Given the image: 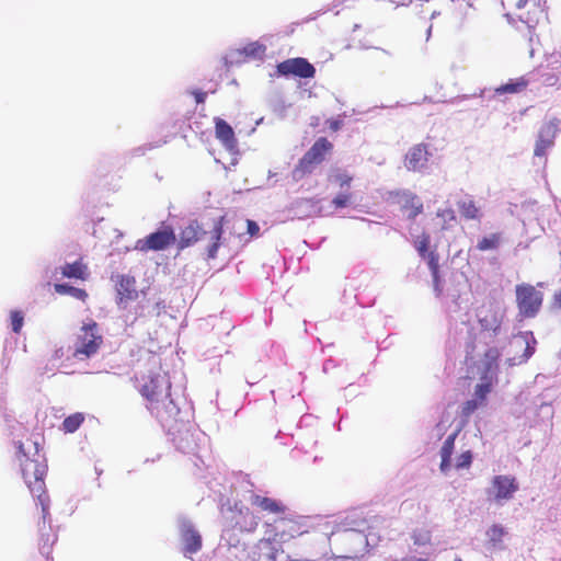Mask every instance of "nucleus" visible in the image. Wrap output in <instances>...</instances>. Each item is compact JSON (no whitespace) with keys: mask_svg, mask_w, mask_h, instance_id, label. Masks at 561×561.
Listing matches in <instances>:
<instances>
[{"mask_svg":"<svg viewBox=\"0 0 561 561\" xmlns=\"http://www.w3.org/2000/svg\"><path fill=\"white\" fill-rule=\"evenodd\" d=\"M334 182L341 190H348L353 182V175L344 170H336L333 175Z\"/></svg>","mask_w":561,"mask_h":561,"instance_id":"nucleus-34","label":"nucleus"},{"mask_svg":"<svg viewBox=\"0 0 561 561\" xmlns=\"http://www.w3.org/2000/svg\"><path fill=\"white\" fill-rule=\"evenodd\" d=\"M425 257H427L428 267L434 276V278L438 277V255L435 252H430Z\"/></svg>","mask_w":561,"mask_h":561,"instance_id":"nucleus-41","label":"nucleus"},{"mask_svg":"<svg viewBox=\"0 0 561 561\" xmlns=\"http://www.w3.org/2000/svg\"><path fill=\"white\" fill-rule=\"evenodd\" d=\"M535 348L527 345L526 352L528 353L527 356H530L534 353Z\"/></svg>","mask_w":561,"mask_h":561,"instance_id":"nucleus-46","label":"nucleus"},{"mask_svg":"<svg viewBox=\"0 0 561 561\" xmlns=\"http://www.w3.org/2000/svg\"><path fill=\"white\" fill-rule=\"evenodd\" d=\"M84 414L76 412L67 416L62 422V431L65 433H75L84 422Z\"/></svg>","mask_w":561,"mask_h":561,"instance_id":"nucleus-30","label":"nucleus"},{"mask_svg":"<svg viewBox=\"0 0 561 561\" xmlns=\"http://www.w3.org/2000/svg\"><path fill=\"white\" fill-rule=\"evenodd\" d=\"M430 242L431 238L427 233H423L416 241H415V249L417 250L419 254L422 257H425L430 252Z\"/></svg>","mask_w":561,"mask_h":561,"instance_id":"nucleus-36","label":"nucleus"},{"mask_svg":"<svg viewBox=\"0 0 561 561\" xmlns=\"http://www.w3.org/2000/svg\"><path fill=\"white\" fill-rule=\"evenodd\" d=\"M266 526L272 527L273 540L279 541H288L307 533L300 519L296 517L280 516Z\"/></svg>","mask_w":561,"mask_h":561,"instance_id":"nucleus-10","label":"nucleus"},{"mask_svg":"<svg viewBox=\"0 0 561 561\" xmlns=\"http://www.w3.org/2000/svg\"><path fill=\"white\" fill-rule=\"evenodd\" d=\"M436 217L439 220L437 225H438L440 231L450 229L451 226L457 220L455 210L450 207L438 209L436 211Z\"/></svg>","mask_w":561,"mask_h":561,"instance_id":"nucleus-28","label":"nucleus"},{"mask_svg":"<svg viewBox=\"0 0 561 561\" xmlns=\"http://www.w3.org/2000/svg\"><path fill=\"white\" fill-rule=\"evenodd\" d=\"M352 202L353 193L348 190H344L332 198L331 204L335 209H341L350 206Z\"/></svg>","mask_w":561,"mask_h":561,"instance_id":"nucleus-33","label":"nucleus"},{"mask_svg":"<svg viewBox=\"0 0 561 561\" xmlns=\"http://www.w3.org/2000/svg\"><path fill=\"white\" fill-rule=\"evenodd\" d=\"M16 459L21 467L22 477L30 491L37 497L44 519L48 514L49 497L46 493L45 476L47 463L43 454L39 453L38 443L27 439L16 445Z\"/></svg>","mask_w":561,"mask_h":561,"instance_id":"nucleus-1","label":"nucleus"},{"mask_svg":"<svg viewBox=\"0 0 561 561\" xmlns=\"http://www.w3.org/2000/svg\"><path fill=\"white\" fill-rule=\"evenodd\" d=\"M252 505L275 515H284L287 507L279 501L254 494L251 497Z\"/></svg>","mask_w":561,"mask_h":561,"instance_id":"nucleus-21","label":"nucleus"},{"mask_svg":"<svg viewBox=\"0 0 561 561\" xmlns=\"http://www.w3.org/2000/svg\"><path fill=\"white\" fill-rule=\"evenodd\" d=\"M454 561H462L460 558H456Z\"/></svg>","mask_w":561,"mask_h":561,"instance_id":"nucleus-49","label":"nucleus"},{"mask_svg":"<svg viewBox=\"0 0 561 561\" xmlns=\"http://www.w3.org/2000/svg\"><path fill=\"white\" fill-rule=\"evenodd\" d=\"M333 151V144L325 137L318 138L298 160L293 170V179L300 181L311 174L314 169L325 161Z\"/></svg>","mask_w":561,"mask_h":561,"instance_id":"nucleus-4","label":"nucleus"},{"mask_svg":"<svg viewBox=\"0 0 561 561\" xmlns=\"http://www.w3.org/2000/svg\"><path fill=\"white\" fill-rule=\"evenodd\" d=\"M516 306L522 318H535L543 302V293L531 284H518L515 287Z\"/></svg>","mask_w":561,"mask_h":561,"instance_id":"nucleus-6","label":"nucleus"},{"mask_svg":"<svg viewBox=\"0 0 561 561\" xmlns=\"http://www.w3.org/2000/svg\"><path fill=\"white\" fill-rule=\"evenodd\" d=\"M404 561H427V560L422 559V558H414V559H405Z\"/></svg>","mask_w":561,"mask_h":561,"instance_id":"nucleus-47","label":"nucleus"},{"mask_svg":"<svg viewBox=\"0 0 561 561\" xmlns=\"http://www.w3.org/2000/svg\"><path fill=\"white\" fill-rule=\"evenodd\" d=\"M529 81L525 77L511 79L507 83L502 84L495 89V94H516L520 93L528 87Z\"/></svg>","mask_w":561,"mask_h":561,"instance_id":"nucleus-25","label":"nucleus"},{"mask_svg":"<svg viewBox=\"0 0 561 561\" xmlns=\"http://www.w3.org/2000/svg\"><path fill=\"white\" fill-rule=\"evenodd\" d=\"M472 459H473V455H472L471 450H466L457 457L455 468L458 470L469 469L472 463Z\"/></svg>","mask_w":561,"mask_h":561,"instance_id":"nucleus-35","label":"nucleus"},{"mask_svg":"<svg viewBox=\"0 0 561 561\" xmlns=\"http://www.w3.org/2000/svg\"><path fill=\"white\" fill-rule=\"evenodd\" d=\"M11 327L14 333H20L24 323L23 313L19 310L11 311Z\"/></svg>","mask_w":561,"mask_h":561,"instance_id":"nucleus-37","label":"nucleus"},{"mask_svg":"<svg viewBox=\"0 0 561 561\" xmlns=\"http://www.w3.org/2000/svg\"><path fill=\"white\" fill-rule=\"evenodd\" d=\"M49 513L47 514L46 518H43V528L41 529V539H39V549L43 556L48 558L51 553V549L54 543L57 541V535L51 531L50 525H48V529H46L45 524L46 519L48 518Z\"/></svg>","mask_w":561,"mask_h":561,"instance_id":"nucleus-23","label":"nucleus"},{"mask_svg":"<svg viewBox=\"0 0 561 561\" xmlns=\"http://www.w3.org/2000/svg\"><path fill=\"white\" fill-rule=\"evenodd\" d=\"M481 405L483 404L477 399L466 401L461 408V416L468 419Z\"/></svg>","mask_w":561,"mask_h":561,"instance_id":"nucleus-38","label":"nucleus"},{"mask_svg":"<svg viewBox=\"0 0 561 561\" xmlns=\"http://www.w3.org/2000/svg\"><path fill=\"white\" fill-rule=\"evenodd\" d=\"M460 216L466 220H479L481 217L480 208L473 199L459 201L457 203Z\"/></svg>","mask_w":561,"mask_h":561,"instance_id":"nucleus-26","label":"nucleus"},{"mask_svg":"<svg viewBox=\"0 0 561 561\" xmlns=\"http://www.w3.org/2000/svg\"><path fill=\"white\" fill-rule=\"evenodd\" d=\"M224 219V217L215 219L213 228L208 232L202 228L197 220H192L180 232L179 248L181 250L188 248L199 241L204 236L209 234L210 243L206 249L207 257L210 260L216 259L218 250L222 244Z\"/></svg>","mask_w":561,"mask_h":561,"instance_id":"nucleus-3","label":"nucleus"},{"mask_svg":"<svg viewBox=\"0 0 561 561\" xmlns=\"http://www.w3.org/2000/svg\"><path fill=\"white\" fill-rule=\"evenodd\" d=\"M559 124L560 121L553 117L541 126L535 145V156L543 157L547 150L553 146Z\"/></svg>","mask_w":561,"mask_h":561,"instance_id":"nucleus-15","label":"nucleus"},{"mask_svg":"<svg viewBox=\"0 0 561 561\" xmlns=\"http://www.w3.org/2000/svg\"><path fill=\"white\" fill-rule=\"evenodd\" d=\"M103 344V336L99 332V325L94 320L84 323L73 343L72 356L78 360H85L98 354Z\"/></svg>","mask_w":561,"mask_h":561,"instance_id":"nucleus-5","label":"nucleus"},{"mask_svg":"<svg viewBox=\"0 0 561 561\" xmlns=\"http://www.w3.org/2000/svg\"><path fill=\"white\" fill-rule=\"evenodd\" d=\"M388 202L396 204L407 218L414 220L424 210V204L419 195L410 190H394L388 192Z\"/></svg>","mask_w":561,"mask_h":561,"instance_id":"nucleus-9","label":"nucleus"},{"mask_svg":"<svg viewBox=\"0 0 561 561\" xmlns=\"http://www.w3.org/2000/svg\"><path fill=\"white\" fill-rule=\"evenodd\" d=\"M61 275L68 278L85 280L89 276L88 266L81 260L61 266Z\"/></svg>","mask_w":561,"mask_h":561,"instance_id":"nucleus-24","label":"nucleus"},{"mask_svg":"<svg viewBox=\"0 0 561 561\" xmlns=\"http://www.w3.org/2000/svg\"><path fill=\"white\" fill-rule=\"evenodd\" d=\"M518 489L519 484L515 477L499 474L493 477L489 492L495 502L501 503L502 501L512 500Z\"/></svg>","mask_w":561,"mask_h":561,"instance_id":"nucleus-12","label":"nucleus"},{"mask_svg":"<svg viewBox=\"0 0 561 561\" xmlns=\"http://www.w3.org/2000/svg\"><path fill=\"white\" fill-rule=\"evenodd\" d=\"M473 360V357H470L469 355L466 356V362Z\"/></svg>","mask_w":561,"mask_h":561,"instance_id":"nucleus-48","label":"nucleus"},{"mask_svg":"<svg viewBox=\"0 0 561 561\" xmlns=\"http://www.w3.org/2000/svg\"><path fill=\"white\" fill-rule=\"evenodd\" d=\"M428 156V148L425 144H417L413 146L405 154V168L409 171H420L426 165Z\"/></svg>","mask_w":561,"mask_h":561,"instance_id":"nucleus-17","label":"nucleus"},{"mask_svg":"<svg viewBox=\"0 0 561 561\" xmlns=\"http://www.w3.org/2000/svg\"><path fill=\"white\" fill-rule=\"evenodd\" d=\"M517 18L527 25L529 30L536 28L548 20L546 1L542 0H517Z\"/></svg>","mask_w":561,"mask_h":561,"instance_id":"nucleus-8","label":"nucleus"},{"mask_svg":"<svg viewBox=\"0 0 561 561\" xmlns=\"http://www.w3.org/2000/svg\"><path fill=\"white\" fill-rule=\"evenodd\" d=\"M62 348L56 350L54 353V359H59L62 356Z\"/></svg>","mask_w":561,"mask_h":561,"instance_id":"nucleus-45","label":"nucleus"},{"mask_svg":"<svg viewBox=\"0 0 561 561\" xmlns=\"http://www.w3.org/2000/svg\"><path fill=\"white\" fill-rule=\"evenodd\" d=\"M136 280L134 277L122 275L117 284L119 300H133L137 297Z\"/></svg>","mask_w":561,"mask_h":561,"instance_id":"nucleus-22","label":"nucleus"},{"mask_svg":"<svg viewBox=\"0 0 561 561\" xmlns=\"http://www.w3.org/2000/svg\"><path fill=\"white\" fill-rule=\"evenodd\" d=\"M459 433H460V428L456 430L450 435H448V437L444 440L443 446L440 448L439 454H440L442 460H440L439 469L444 473H446L451 467V455L454 453L455 442H456V438Z\"/></svg>","mask_w":561,"mask_h":561,"instance_id":"nucleus-20","label":"nucleus"},{"mask_svg":"<svg viewBox=\"0 0 561 561\" xmlns=\"http://www.w3.org/2000/svg\"><path fill=\"white\" fill-rule=\"evenodd\" d=\"M342 126V122L339 121V119H331L329 121V128L332 130V131H337Z\"/></svg>","mask_w":561,"mask_h":561,"instance_id":"nucleus-44","label":"nucleus"},{"mask_svg":"<svg viewBox=\"0 0 561 561\" xmlns=\"http://www.w3.org/2000/svg\"><path fill=\"white\" fill-rule=\"evenodd\" d=\"M175 234L171 227H164L162 230L156 231L147 236L144 240H139L137 248L141 251H161L174 243Z\"/></svg>","mask_w":561,"mask_h":561,"instance_id":"nucleus-13","label":"nucleus"},{"mask_svg":"<svg viewBox=\"0 0 561 561\" xmlns=\"http://www.w3.org/2000/svg\"><path fill=\"white\" fill-rule=\"evenodd\" d=\"M495 380V378L481 379V382L476 386L474 396L480 403L484 404L486 396L491 392Z\"/></svg>","mask_w":561,"mask_h":561,"instance_id":"nucleus-31","label":"nucleus"},{"mask_svg":"<svg viewBox=\"0 0 561 561\" xmlns=\"http://www.w3.org/2000/svg\"><path fill=\"white\" fill-rule=\"evenodd\" d=\"M230 522L232 526L241 533H253L259 525V518L249 507H240L236 504L231 510Z\"/></svg>","mask_w":561,"mask_h":561,"instance_id":"nucleus-16","label":"nucleus"},{"mask_svg":"<svg viewBox=\"0 0 561 561\" xmlns=\"http://www.w3.org/2000/svg\"><path fill=\"white\" fill-rule=\"evenodd\" d=\"M277 73L284 77H298L302 79L313 78L316 68L306 58H289L276 66Z\"/></svg>","mask_w":561,"mask_h":561,"instance_id":"nucleus-11","label":"nucleus"},{"mask_svg":"<svg viewBox=\"0 0 561 561\" xmlns=\"http://www.w3.org/2000/svg\"><path fill=\"white\" fill-rule=\"evenodd\" d=\"M247 230L251 237H256L260 232V227L255 221L248 219L247 220Z\"/></svg>","mask_w":561,"mask_h":561,"instance_id":"nucleus-42","label":"nucleus"},{"mask_svg":"<svg viewBox=\"0 0 561 561\" xmlns=\"http://www.w3.org/2000/svg\"><path fill=\"white\" fill-rule=\"evenodd\" d=\"M147 400V408L156 417L168 420L179 413V408L171 398V381L160 370L150 374L139 389Z\"/></svg>","mask_w":561,"mask_h":561,"instance_id":"nucleus-2","label":"nucleus"},{"mask_svg":"<svg viewBox=\"0 0 561 561\" xmlns=\"http://www.w3.org/2000/svg\"><path fill=\"white\" fill-rule=\"evenodd\" d=\"M504 317V308L495 300L483 302L477 310V320L481 330L490 332L494 336L501 333Z\"/></svg>","mask_w":561,"mask_h":561,"instance_id":"nucleus-7","label":"nucleus"},{"mask_svg":"<svg viewBox=\"0 0 561 561\" xmlns=\"http://www.w3.org/2000/svg\"><path fill=\"white\" fill-rule=\"evenodd\" d=\"M244 53L248 56L262 57L265 53V46L259 43H251L244 47Z\"/></svg>","mask_w":561,"mask_h":561,"instance_id":"nucleus-39","label":"nucleus"},{"mask_svg":"<svg viewBox=\"0 0 561 561\" xmlns=\"http://www.w3.org/2000/svg\"><path fill=\"white\" fill-rule=\"evenodd\" d=\"M56 293L60 295H70L77 299L85 300L88 294L84 289L70 286L68 284H55Z\"/></svg>","mask_w":561,"mask_h":561,"instance_id":"nucleus-32","label":"nucleus"},{"mask_svg":"<svg viewBox=\"0 0 561 561\" xmlns=\"http://www.w3.org/2000/svg\"><path fill=\"white\" fill-rule=\"evenodd\" d=\"M214 123L216 138L228 151L236 150L238 147V140L236 138L232 127L220 117H215Z\"/></svg>","mask_w":561,"mask_h":561,"instance_id":"nucleus-18","label":"nucleus"},{"mask_svg":"<svg viewBox=\"0 0 561 561\" xmlns=\"http://www.w3.org/2000/svg\"><path fill=\"white\" fill-rule=\"evenodd\" d=\"M500 350L495 346L489 347L480 360L473 362L477 367V374L480 379L495 378L499 370Z\"/></svg>","mask_w":561,"mask_h":561,"instance_id":"nucleus-14","label":"nucleus"},{"mask_svg":"<svg viewBox=\"0 0 561 561\" xmlns=\"http://www.w3.org/2000/svg\"><path fill=\"white\" fill-rule=\"evenodd\" d=\"M192 94L194 95L196 103H204L207 96V93L201 90H195Z\"/></svg>","mask_w":561,"mask_h":561,"instance_id":"nucleus-43","label":"nucleus"},{"mask_svg":"<svg viewBox=\"0 0 561 561\" xmlns=\"http://www.w3.org/2000/svg\"><path fill=\"white\" fill-rule=\"evenodd\" d=\"M412 538L415 545L424 546L430 543L431 533L428 530L414 531Z\"/></svg>","mask_w":561,"mask_h":561,"instance_id":"nucleus-40","label":"nucleus"},{"mask_svg":"<svg viewBox=\"0 0 561 561\" xmlns=\"http://www.w3.org/2000/svg\"><path fill=\"white\" fill-rule=\"evenodd\" d=\"M184 554H193L202 548V537L191 525L183 527L181 533Z\"/></svg>","mask_w":561,"mask_h":561,"instance_id":"nucleus-19","label":"nucleus"},{"mask_svg":"<svg viewBox=\"0 0 561 561\" xmlns=\"http://www.w3.org/2000/svg\"><path fill=\"white\" fill-rule=\"evenodd\" d=\"M506 535L505 528L500 524H493L486 531L489 543L493 548L504 549L503 538Z\"/></svg>","mask_w":561,"mask_h":561,"instance_id":"nucleus-27","label":"nucleus"},{"mask_svg":"<svg viewBox=\"0 0 561 561\" xmlns=\"http://www.w3.org/2000/svg\"><path fill=\"white\" fill-rule=\"evenodd\" d=\"M502 241V234L500 232L491 233L480 239L477 243L479 251L496 250Z\"/></svg>","mask_w":561,"mask_h":561,"instance_id":"nucleus-29","label":"nucleus"}]
</instances>
